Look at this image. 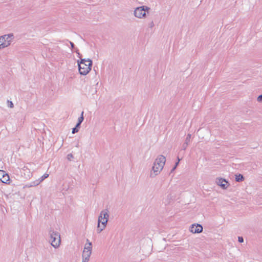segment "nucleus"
Wrapping results in <instances>:
<instances>
[{
  "label": "nucleus",
  "instance_id": "obj_1",
  "mask_svg": "<svg viewBox=\"0 0 262 262\" xmlns=\"http://www.w3.org/2000/svg\"><path fill=\"white\" fill-rule=\"evenodd\" d=\"M77 63L79 74L84 76L91 71L93 64L92 60L89 58H81L80 61H77Z\"/></svg>",
  "mask_w": 262,
  "mask_h": 262
},
{
  "label": "nucleus",
  "instance_id": "obj_2",
  "mask_svg": "<svg viewBox=\"0 0 262 262\" xmlns=\"http://www.w3.org/2000/svg\"><path fill=\"white\" fill-rule=\"evenodd\" d=\"M108 214L107 210H103L101 211L98 217L97 232L100 233L106 227L108 222Z\"/></svg>",
  "mask_w": 262,
  "mask_h": 262
},
{
  "label": "nucleus",
  "instance_id": "obj_3",
  "mask_svg": "<svg viewBox=\"0 0 262 262\" xmlns=\"http://www.w3.org/2000/svg\"><path fill=\"white\" fill-rule=\"evenodd\" d=\"M165 157L163 155L158 156L155 160L152 167V169L155 175H157L158 172L163 169L165 165Z\"/></svg>",
  "mask_w": 262,
  "mask_h": 262
},
{
  "label": "nucleus",
  "instance_id": "obj_4",
  "mask_svg": "<svg viewBox=\"0 0 262 262\" xmlns=\"http://www.w3.org/2000/svg\"><path fill=\"white\" fill-rule=\"evenodd\" d=\"M50 239L51 245L55 248H58L60 244L61 239L60 234L53 230L49 231Z\"/></svg>",
  "mask_w": 262,
  "mask_h": 262
},
{
  "label": "nucleus",
  "instance_id": "obj_5",
  "mask_svg": "<svg viewBox=\"0 0 262 262\" xmlns=\"http://www.w3.org/2000/svg\"><path fill=\"white\" fill-rule=\"evenodd\" d=\"M13 34L12 33L5 34L0 36V45L1 48L4 49L10 45Z\"/></svg>",
  "mask_w": 262,
  "mask_h": 262
},
{
  "label": "nucleus",
  "instance_id": "obj_6",
  "mask_svg": "<svg viewBox=\"0 0 262 262\" xmlns=\"http://www.w3.org/2000/svg\"><path fill=\"white\" fill-rule=\"evenodd\" d=\"M149 9V8L146 6L137 7L134 10V15L136 17L141 18L145 16L146 12Z\"/></svg>",
  "mask_w": 262,
  "mask_h": 262
},
{
  "label": "nucleus",
  "instance_id": "obj_7",
  "mask_svg": "<svg viewBox=\"0 0 262 262\" xmlns=\"http://www.w3.org/2000/svg\"><path fill=\"white\" fill-rule=\"evenodd\" d=\"M216 183L223 189H227L229 185L228 181L223 178L216 179Z\"/></svg>",
  "mask_w": 262,
  "mask_h": 262
},
{
  "label": "nucleus",
  "instance_id": "obj_8",
  "mask_svg": "<svg viewBox=\"0 0 262 262\" xmlns=\"http://www.w3.org/2000/svg\"><path fill=\"white\" fill-rule=\"evenodd\" d=\"M203 226L199 224H193L190 228V231L193 233H200L203 231Z\"/></svg>",
  "mask_w": 262,
  "mask_h": 262
},
{
  "label": "nucleus",
  "instance_id": "obj_9",
  "mask_svg": "<svg viewBox=\"0 0 262 262\" xmlns=\"http://www.w3.org/2000/svg\"><path fill=\"white\" fill-rule=\"evenodd\" d=\"M191 137V135L189 134L187 135L186 138L185 140V142L182 145V150H185L187 148V147L189 144V143L190 142Z\"/></svg>",
  "mask_w": 262,
  "mask_h": 262
},
{
  "label": "nucleus",
  "instance_id": "obj_10",
  "mask_svg": "<svg viewBox=\"0 0 262 262\" xmlns=\"http://www.w3.org/2000/svg\"><path fill=\"white\" fill-rule=\"evenodd\" d=\"M235 180L236 182H240L244 180V177L240 173L235 174Z\"/></svg>",
  "mask_w": 262,
  "mask_h": 262
},
{
  "label": "nucleus",
  "instance_id": "obj_11",
  "mask_svg": "<svg viewBox=\"0 0 262 262\" xmlns=\"http://www.w3.org/2000/svg\"><path fill=\"white\" fill-rule=\"evenodd\" d=\"M9 180H10L9 176L8 175V174L7 173H6V175L4 176L1 181L2 182H3L4 183L7 184V183H9Z\"/></svg>",
  "mask_w": 262,
  "mask_h": 262
},
{
  "label": "nucleus",
  "instance_id": "obj_12",
  "mask_svg": "<svg viewBox=\"0 0 262 262\" xmlns=\"http://www.w3.org/2000/svg\"><path fill=\"white\" fill-rule=\"evenodd\" d=\"M87 241L89 242L88 246H86V245H85V246H84L83 250H86V251H87L88 252H92V243L90 242L88 239H87Z\"/></svg>",
  "mask_w": 262,
  "mask_h": 262
},
{
  "label": "nucleus",
  "instance_id": "obj_13",
  "mask_svg": "<svg viewBox=\"0 0 262 262\" xmlns=\"http://www.w3.org/2000/svg\"><path fill=\"white\" fill-rule=\"evenodd\" d=\"M91 254V252H88L86 251V250H83L82 254V258H86L90 259Z\"/></svg>",
  "mask_w": 262,
  "mask_h": 262
},
{
  "label": "nucleus",
  "instance_id": "obj_14",
  "mask_svg": "<svg viewBox=\"0 0 262 262\" xmlns=\"http://www.w3.org/2000/svg\"><path fill=\"white\" fill-rule=\"evenodd\" d=\"M83 114H84V112H82L81 113L80 116L78 118V122H77V126L81 125V123L83 122V121L84 120Z\"/></svg>",
  "mask_w": 262,
  "mask_h": 262
},
{
  "label": "nucleus",
  "instance_id": "obj_15",
  "mask_svg": "<svg viewBox=\"0 0 262 262\" xmlns=\"http://www.w3.org/2000/svg\"><path fill=\"white\" fill-rule=\"evenodd\" d=\"M80 127V125H78L77 126V123H76L75 126L72 128V134H75L76 133H77L79 131V129Z\"/></svg>",
  "mask_w": 262,
  "mask_h": 262
},
{
  "label": "nucleus",
  "instance_id": "obj_16",
  "mask_svg": "<svg viewBox=\"0 0 262 262\" xmlns=\"http://www.w3.org/2000/svg\"><path fill=\"white\" fill-rule=\"evenodd\" d=\"M49 174L48 173H45L43 174L41 177L39 179L40 180V182H41L42 181H43L45 179L47 178L48 177H49Z\"/></svg>",
  "mask_w": 262,
  "mask_h": 262
},
{
  "label": "nucleus",
  "instance_id": "obj_17",
  "mask_svg": "<svg viewBox=\"0 0 262 262\" xmlns=\"http://www.w3.org/2000/svg\"><path fill=\"white\" fill-rule=\"evenodd\" d=\"M5 175H6V171H5L3 170H0V180H1V179H2L3 176H5Z\"/></svg>",
  "mask_w": 262,
  "mask_h": 262
},
{
  "label": "nucleus",
  "instance_id": "obj_18",
  "mask_svg": "<svg viewBox=\"0 0 262 262\" xmlns=\"http://www.w3.org/2000/svg\"><path fill=\"white\" fill-rule=\"evenodd\" d=\"M73 158V156L72 154H69L67 156V159L69 161H71L72 159Z\"/></svg>",
  "mask_w": 262,
  "mask_h": 262
},
{
  "label": "nucleus",
  "instance_id": "obj_19",
  "mask_svg": "<svg viewBox=\"0 0 262 262\" xmlns=\"http://www.w3.org/2000/svg\"><path fill=\"white\" fill-rule=\"evenodd\" d=\"M8 106L10 107V108H12L14 107V105H13V103H12V101H9V100H8Z\"/></svg>",
  "mask_w": 262,
  "mask_h": 262
},
{
  "label": "nucleus",
  "instance_id": "obj_20",
  "mask_svg": "<svg viewBox=\"0 0 262 262\" xmlns=\"http://www.w3.org/2000/svg\"><path fill=\"white\" fill-rule=\"evenodd\" d=\"M257 100L258 102H262V94L258 96Z\"/></svg>",
  "mask_w": 262,
  "mask_h": 262
},
{
  "label": "nucleus",
  "instance_id": "obj_21",
  "mask_svg": "<svg viewBox=\"0 0 262 262\" xmlns=\"http://www.w3.org/2000/svg\"><path fill=\"white\" fill-rule=\"evenodd\" d=\"M238 241L239 243H242L244 242V238L242 236H238Z\"/></svg>",
  "mask_w": 262,
  "mask_h": 262
},
{
  "label": "nucleus",
  "instance_id": "obj_22",
  "mask_svg": "<svg viewBox=\"0 0 262 262\" xmlns=\"http://www.w3.org/2000/svg\"><path fill=\"white\" fill-rule=\"evenodd\" d=\"M69 42L70 43L71 49H74V48L75 47V45H74V43L73 42H71V41H69Z\"/></svg>",
  "mask_w": 262,
  "mask_h": 262
},
{
  "label": "nucleus",
  "instance_id": "obj_23",
  "mask_svg": "<svg viewBox=\"0 0 262 262\" xmlns=\"http://www.w3.org/2000/svg\"><path fill=\"white\" fill-rule=\"evenodd\" d=\"M89 259H90L86 258H82V262H89Z\"/></svg>",
  "mask_w": 262,
  "mask_h": 262
},
{
  "label": "nucleus",
  "instance_id": "obj_24",
  "mask_svg": "<svg viewBox=\"0 0 262 262\" xmlns=\"http://www.w3.org/2000/svg\"><path fill=\"white\" fill-rule=\"evenodd\" d=\"M149 26L150 28H152L154 26V23L152 21L149 23Z\"/></svg>",
  "mask_w": 262,
  "mask_h": 262
},
{
  "label": "nucleus",
  "instance_id": "obj_25",
  "mask_svg": "<svg viewBox=\"0 0 262 262\" xmlns=\"http://www.w3.org/2000/svg\"><path fill=\"white\" fill-rule=\"evenodd\" d=\"M76 53L78 54V57H80L81 55H80V53L79 52V51L78 49L77 50Z\"/></svg>",
  "mask_w": 262,
  "mask_h": 262
},
{
  "label": "nucleus",
  "instance_id": "obj_26",
  "mask_svg": "<svg viewBox=\"0 0 262 262\" xmlns=\"http://www.w3.org/2000/svg\"><path fill=\"white\" fill-rule=\"evenodd\" d=\"M176 169L174 167H173L171 169V172H172L174 171V170Z\"/></svg>",
  "mask_w": 262,
  "mask_h": 262
},
{
  "label": "nucleus",
  "instance_id": "obj_27",
  "mask_svg": "<svg viewBox=\"0 0 262 262\" xmlns=\"http://www.w3.org/2000/svg\"><path fill=\"white\" fill-rule=\"evenodd\" d=\"M177 161H179V162H180V161H181V159H180V158L179 157H177Z\"/></svg>",
  "mask_w": 262,
  "mask_h": 262
},
{
  "label": "nucleus",
  "instance_id": "obj_28",
  "mask_svg": "<svg viewBox=\"0 0 262 262\" xmlns=\"http://www.w3.org/2000/svg\"><path fill=\"white\" fill-rule=\"evenodd\" d=\"M179 164V161H177V162H176L174 165H176V166H178Z\"/></svg>",
  "mask_w": 262,
  "mask_h": 262
},
{
  "label": "nucleus",
  "instance_id": "obj_29",
  "mask_svg": "<svg viewBox=\"0 0 262 262\" xmlns=\"http://www.w3.org/2000/svg\"><path fill=\"white\" fill-rule=\"evenodd\" d=\"M178 166H176V165H174L173 167H174L175 168H177Z\"/></svg>",
  "mask_w": 262,
  "mask_h": 262
},
{
  "label": "nucleus",
  "instance_id": "obj_30",
  "mask_svg": "<svg viewBox=\"0 0 262 262\" xmlns=\"http://www.w3.org/2000/svg\"><path fill=\"white\" fill-rule=\"evenodd\" d=\"M3 49L2 48H1V45H0V50Z\"/></svg>",
  "mask_w": 262,
  "mask_h": 262
}]
</instances>
